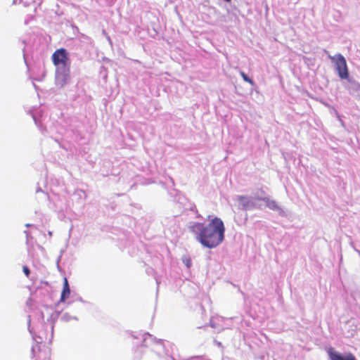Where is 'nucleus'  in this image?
<instances>
[{"label": "nucleus", "mask_w": 360, "mask_h": 360, "mask_svg": "<svg viewBox=\"0 0 360 360\" xmlns=\"http://www.w3.org/2000/svg\"><path fill=\"white\" fill-rule=\"evenodd\" d=\"M189 231L195 235L196 240L204 247L210 249L219 245L224 240L225 226L219 217H214L205 225L203 223L194 222L188 227Z\"/></svg>", "instance_id": "f257e3e1"}, {"label": "nucleus", "mask_w": 360, "mask_h": 360, "mask_svg": "<svg viewBox=\"0 0 360 360\" xmlns=\"http://www.w3.org/2000/svg\"><path fill=\"white\" fill-rule=\"evenodd\" d=\"M329 58L335 63L339 77L341 79H347L349 77V71L347 62L344 56L338 53L333 56H329Z\"/></svg>", "instance_id": "f03ea898"}, {"label": "nucleus", "mask_w": 360, "mask_h": 360, "mask_svg": "<svg viewBox=\"0 0 360 360\" xmlns=\"http://www.w3.org/2000/svg\"><path fill=\"white\" fill-rule=\"evenodd\" d=\"M69 60L68 53L64 48L57 49L52 55V61L56 66H69Z\"/></svg>", "instance_id": "7ed1b4c3"}, {"label": "nucleus", "mask_w": 360, "mask_h": 360, "mask_svg": "<svg viewBox=\"0 0 360 360\" xmlns=\"http://www.w3.org/2000/svg\"><path fill=\"white\" fill-rule=\"evenodd\" d=\"M327 352L330 360H356L355 356L352 353L342 355L336 352L333 347L328 348Z\"/></svg>", "instance_id": "20e7f679"}, {"label": "nucleus", "mask_w": 360, "mask_h": 360, "mask_svg": "<svg viewBox=\"0 0 360 360\" xmlns=\"http://www.w3.org/2000/svg\"><path fill=\"white\" fill-rule=\"evenodd\" d=\"M237 200L239 202L240 207L243 210H248L254 207V203L245 195H240L238 197Z\"/></svg>", "instance_id": "39448f33"}, {"label": "nucleus", "mask_w": 360, "mask_h": 360, "mask_svg": "<svg viewBox=\"0 0 360 360\" xmlns=\"http://www.w3.org/2000/svg\"><path fill=\"white\" fill-rule=\"evenodd\" d=\"M70 286L68 284V281L66 278H64L63 290L61 292L60 301L62 302H65V300L70 297Z\"/></svg>", "instance_id": "423d86ee"}, {"label": "nucleus", "mask_w": 360, "mask_h": 360, "mask_svg": "<svg viewBox=\"0 0 360 360\" xmlns=\"http://www.w3.org/2000/svg\"><path fill=\"white\" fill-rule=\"evenodd\" d=\"M240 76L242 77V78L243 79V80H244L245 82H246L249 83V84H251L252 86H253V85L255 84V83H254V82L252 81V79H250V77H248L247 76V75H246L244 72H243V71L240 72Z\"/></svg>", "instance_id": "0eeeda50"}, {"label": "nucleus", "mask_w": 360, "mask_h": 360, "mask_svg": "<svg viewBox=\"0 0 360 360\" xmlns=\"http://www.w3.org/2000/svg\"><path fill=\"white\" fill-rule=\"evenodd\" d=\"M182 261L184 264L188 267L190 268L192 265L191 259L190 257L185 256L183 257Z\"/></svg>", "instance_id": "6e6552de"}, {"label": "nucleus", "mask_w": 360, "mask_h": 360, "mask_svg": "<svg viewBox=\"0 0 360 360\" xmlns=\"http://www.w3.org/2000/svg\"><path fill=\"white\" fill-rule=\"evenodd\" d=\"M22 271H23L24 274L26 275V276L29 277L30 274V271L29 268L27 266H22Z\"/></svg>", "instance_id": "1a4fd4ad"}]
</instances>
